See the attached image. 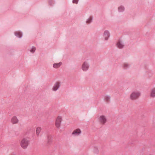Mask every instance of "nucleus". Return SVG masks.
<instances>
[{
    "instance_id": "4468645a",
    "label": "nucleus",
    "mask_w": 155,
    "mask_h": 155,
    "mask_svg": "<svg viewBox=\"0 0 155 155\" xmlns=\"http://www.w3.org/2000/svg\"><path fill=\"white\" fill-rule=\"evenodd\" d=\"M15 35L19 38H20L22 36L21 33L19 31H16L15 32Z\"/></svg>"
},
{
    "instance_id": "423d86ee",
    "label": "nucleus",
    "mask_w": 155,
    "mask_h": 155,
    "mask_svg": "<svg viewBox=\"0 0 155 155\" xmlns=\"http://www.w3.org/2000/svg\"><path fill=\"white\" fill-rule=\"evenodd\" d=\"M10 122L12 124H16L18 123L19 120L17 116H14L11 117Z\"/></svg>"
},
{
    "instance_id": "f257e3e1",
    "label": "nucleus",
    "mask_w": 155,
    "mask_h": 155,
    "mask_svg": "<svg viewBox=\"0 0 155 155\" xmlns=\"http://www.w3.org/2000/svg\"><path fill=\"white\" fill-rule=\"evenodd\" d=\"M63 120V118L62 116L60 115L58 116L55 120V125L56 127L58 128H59L61 127Z\"/></svg>"
},
{
    "instance_id": "39448f33",
    "label": "nucleus",
    "mask_w": 155,
    "mask_h": 155,
    "mask_svg": "<svg viewBox=\"0 0 155 155\" xmlns=\"http://www.w3.org/2000/svg\"><path fill=\"white\" fill-rule=\"evenodd\" d=\"M81 68L83 71H86L89 68L88 63L87 61H84L82 64Z\"/></svg>"
},
{
    "instance_id": "dca6fc26",
    "label": "nucleus",
    "mask_w": 155,
    "mask_h": 155,
    "mask_svg": "<svg viewBox=\"0 0 155 155\" xmlns=\"http://www.w3.org/2000/svg\"><path fill=\"white\" fill-rule=\"evenodd\" d=\"M124 10V8L122 6H120L118 8V10L120 12H122Z\"/></svg>"
},
{
    "instance_id": "20e7f679",
    "label": "nucleus",
    "mask_w": 155,
    "mask_h": 155,
    "mask_svg": "<svg viewBox=\"0 0 155 155\" xmlns=\"http://www.w3.org/2000/svg\"><path fill=\"white\" fill-rule=\"evenodd\" d=\"M97 120L100 124L102 125H104L107 120L106 117L104 115H101L99 116Z\"/></svg>"
},
{
    "instance_id": "9d476101",
    "label": "nucleus",
    "mask_w": 155,
    "mask_h": 155,
    "mask_svg": "<svg viewBox=\"0 0 155 155\" xmlns=\"http://www.w3.org/2000/svg\"><path fill=\"white\" fill-rule=\"evenodd\" d=\"M124 46V43L122 41H118L117 44V47L120 49L123 48Z\"/></svg>"
},
{
    "instance_id": "2eb2a0df",
    "label": "nucleus",
    "mask_w": 155,
    "mask_h": 155,
    "mask_svg": "<svg viewBox=\"0 0 155 155\" xmlns=\"http://www.w3.org/2000/svg\"><path fill=\"white\" fill-rule=\"evenodd\" d=\"M123 67L125 69L128 68L130 66L129 64L127 63H124L123 65Z\"/></svg>"
},
{
    "instance_id": "a211bd4d",
    "label": "nucleus",
    "mask_w": 155,
    "mask_h": 155,
    "mask_svg": "<svg viewBox=\"0 0 155 155\" xmlns=\"http://www.w3.org/2000/svg\"><path fill=\"white\" fill-rule=\"evenodd\" d=\"M92 20V18L91 17H90L87 20L86 23H87L89 24L91 22Z\"/></svg>"
},
{
    "instance_id": "6e6552de",
    "label": "nucleus",
    "mask_w": 155,
    "mask_h": 155,
    "mask_svg": "<svg viewBox=\"0 0 155 155\" xmlns=\"http://www.w3.org/2000/svg\"><path fill=\"white\" fill-rule=\"evenodd\" d=\"M60 86V82L59 81L56 82L52 88V90L54 91H57L59 87Z\"/></svg>"
},
{
    "instance_id": "ddd939ff",
    "label": "nucleus",
    "mask_w": 155,
    "mask_h": 155,
    "mask_svg": "<svg viewBox=\"0 0 155 155\" xmlns=\"http://www.w3.org/2000/svg\"><path fill=\"white\" fill-rule=\"evenodd\" d=\"M62 64V63L61 62L58 63H54L53 65V67L55 68H58L61 66Z\"/></svg>"
},
{
    "instance_id": "f03ea898",
    "label": "nucleus",
    "mask_w": 155,
    "mask_h": 155,
    "mask_svg": "<svg viewBox=\"0 0 155 155\" xmlns=\"http://www.w3.org/2000/svg\"><path fill=\"white\" fill-rule=\"evenodd\" d=\"M29 143V140L26 138H23L20 141V145L21 148L23 149H26Z\"/></svg>"
},
{
    "instance_id": "f8f14e48",
    "label": "nucleus",
    "mask_w": 155,
    "mask_h": 155,
    "mask_svg": "<svg viewBox=\"0 0 155 155\" xmlns=\"http://www.w3.org/2000/svg\"><path fill=\"white\" fill-rule=\"evenodd\" d=\"M41 130V128L40 127H38L36 129V134L37 136H38Z\"/></svg>"
},
{
    "instance_id": "6ab92c4d",
    "label": "nucleus",
    "mask_w": 155,
    "mask_h": 155,
    "mask_svg": "<svg viewBox=\"0 0 155 155\" xmlns=\"http://www.w3.org/2000/svg\"><path fill=\"white\" fill-rule=\"evenodd\" d=\"M36 48L35 47H32L30 50V51L32 53H33L35 51Z\"/></svg>"
},
{
    "instance_id": "f3484780",
    "label": "nucleus",
    "mask_w": 155,
    "mask_h": 155,
    "mask_svg": "<svg viewBox=\"0 0 155 155\" xmlns=\"http://www.w3.org/2000/svg\"><path fill=\"white\" fill-rule=\"evenodd\" d=\"M110 97L108 96H106L104 97V100L107 102H108L110 101Z\"/></svg>"
},
{
    "instance_id": "1a4fd4ad",
    "label": "nucleus",
    "mask_w": 155,
    "mask_h": 155,
    "mask_svg": "<svg viewBox=\"0 0 155 155\" xmlns=\"http://www.w3.org/2000/svg\"><path fill=\"white\" fill-rule=\"evenodd\" d=\"M110 36V34L109 32L108 31H105L104 33V39L106 40H107Z\"/></svg>"
},
{
    "instance_id": "9b49d317",
    "label": "nucleus",
    "mask_w": 155,
    "mask_h": 155,
    "mask_svg": "<svg viewBox=\"0 0 155 155\" xmlns=\"http://www.w3.org/2000/svg\"><path fill=\"white\" fill-rule=\"evenodd\" d=\"M81 133V131L79 129H77L74 130L72 133V134L74 135H78Z\"/></svg>"
},
{
    "instance_id": "7ed1b4c3",
    "label": "nucleus",
    "mask_w": 155,
    "mask_h": 155,
    "mask_svg": "<svg viewBox=\"0 0 155 155\" xmlns=\"http://www.w3.org/2000/svg\"><path fill=\"white\" fill-rule=\"evenodd\" d=\"M140 94V93L139 92H133L130 95V98L131 100H135L139 97Z\"/></svg>"
},
{
    "instance_id": "0eeeda50",
    "label": "nucleus",
    "mask_w": 155,
    "mask_h": 155,
    "mask_svg": "<svg viewBox=\"0 0 155 155\" xmlns=\"http://www.w3.org/2000/svg\"><path fill=\"white\" fill-rule=\"evenodd\" d=\"M149 95L151 98H155V87L152 88L150 89Z\"/></svg>"
},
{
    "instance_id": "aec40b11",
    "label": "nucleus",
    "mask_w": 155,
    "mask_h": 155,
    "mask_svg": "<svg viewBox=\"0 0 155 155\" xmlns=\"http://www.w3.org/2000/svg\"><path fill=\"white\" fill-rule=\"evenodd\" d=\"M78 2V0H73V3H75L77 4Z\"/></svg>"
}]
</instances>
